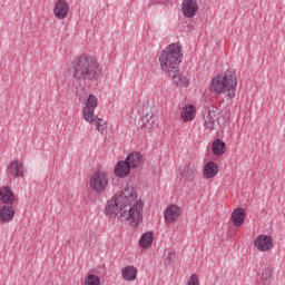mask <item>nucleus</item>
<instances>
[{
	"instance_id": "nucleus-9",
	"label": "nucleus",
	"mask_w": 285,
	"mask_h": 285,
	"mask_svg": "<svg viewBox=\"0 0 285 285\" xmlns=\"http://www.w3.org/2000/svg\"><path fill=\"white\" fill-rule=\"evenodd\" d=\"M181 10L184 17L193 19L197 14V10H199V4H197V0H183Z\"/></svg>"
},
{
	"instance_id": "nucleus-17",
	"label": "nucleus",
	"mask_w": 285,
	"mask_h": 285,
	"mask_svg": "<svg viewBox=\"0 0 285 285\" xmlns=\"http://www.w3.org/2000/svg\"><path fill=\"white\" fill-rule=\"evenodd\" d=\"M121 275L125 282H135L137 279V269L135 266H126L122 268Z\"/></svg>"
},
{
	"instance_id": "nucleus-5",
	"label": "nucleus",
	"mask_w": 285,
	"mask_h": 285,
	"mask_svg": "<svg viewBox=\"0 0 285 285\" xmlns=\"http://www.w3.org/2000/svg\"><path fill=\"white\" fill-rule=\"evenodd\" d=\"M144 159V156H141L140 153L134 151L128 154L125 160L119 161L115 167V175L116 177H120L124 179V177H128L130 174V168H137L139 164H141V160Z\"/></svg>"
},
{
	"instance_id": "nucleus-20",
	"label": "nucleus",
	"mask_w": 285,
	"mask_h": 285,
	"mask_svg": "<svg viewBox=\"0 0 285 285\" xmlns=\"http://www.w3.org/2000/svg\"><path fill=\"white\" fill-rule=\"evenodd\" d=\"M153 239H155V235L153 234V232H147L142 234L139 239L140 248H150V246H153Z\"/></svg>"
},
{
	"instance_id": "nucleus-7",
	"label": "nucleus",
	"mask_w": 285,
	"mask_h": 285,
	"mask_svg": "<svg viewBox=\"0 0 285 285\" xmlns=\"http://www.w3.org/2000/svg\"><path fill=\"white\" fill-rule=\"evenodd\" d=\"M99 100L97 99V96L89 95L82 109L83 118L88 124H92L95 121V108H97Z\"/></svg>"
},
{
	"instance_id": "nucleus-11",
	"label": "nucleus",
	"mask_w": 285,
	"mask_h": 285,
	"mask_svg": "<svg viewBox=\"0 0 285 285\" xmlns=\"http://www.w3.org/2000/svg\"><path fill=\"white\" fill-rule=\"evenodd\" d=\"M254 245L262 253H266L273 246V237H271L268 235H259L254 240Z\"/></svg>"
},
{
	"instance_id": "nucleus-26",
	"label": "nucleus",
	"mask_w": 285,
	"mask_h": 285,
	"mask_svg": "<svg viewBox=\"0 0 285 285\" xmlns=\"http://www.w3.org/2000/svg\"><path fill=\"white\" fill-rule=\"evenodd\" d=\"M85 285H101V279H99V276L95 274H89L85 278Z\"/></svg>"
},
{
	"instance_id": "nucleus-6",
	"label": "nucleus",
	"mask_w": 285,
	"mask_h": 285,
	"mask_svg": "<svg viewBox=\"0 0 285 285\" xmlns=\"http://www.w3.org/2000/svg\"><path fill=\"white\" fill-rule=\"evenodd\" d=\"M89 186L95 193H104L108 187V175L101 170L95 171L90 177Z\"/></svg>"
},
{
	"instance_id": "nucleus-2",
	"label": "nucleus",
	"mask_w": 285,
	"mask_h": 285,
	"mask_svg": "<svg viewBox=\"0 0 285 285\" xmlns=\"http://www.w3.org/2000/svg\"><path fill=\"white\" fill-rule=\"evenodd\" d=\"M73 77L77 81H99L102 75L99 62L90 56H81L72 62Z\"/></svg>"
},
{
	"instance_id": "nucleus-16",
	"label": "nucleus",
	"mask_w": 285,
	"mask_h": 285,
	"mask_svg": "<svg viewBox=\"0 0 285 285\" xmlns=\"http://www.w3.org/2000/svg\"><path fill=\"white\" fill-rule=\"evenodd\" d=\"M218 173L219 166L214 161L207 163L203 169V175L206 179H213V177H216Z\"/></svg>"
},
{
	"instance_id": "nucleus-4",
	"label": "nucleus",
	"mask_w": 285,
	"mask_h": 285,
	"mask_svg": "<svg viewBox=\"0 0 285 285\" xmlns=\"http://www.w3.org/2000/svg\"><path fill=\"white\" fill-rule=\"evenodd\" d=\"M181 45L179 42L167 46L159 55L158 61L164 72H177L179 63L184 59L181 52Z\"/></svg>"
},
{
	"instance_id": "nucleus-21",
	"label": "nucleus",
	"mask_w": 285,
	"mask_h": 285,
	"mask_svg": "<svg viewBox=\"0 0 285 285\" xmlns=\"http://www.w3.org/2000/svg\"><path fill=\"white\" fill-rule=\"evenodd\" d=\"M212 150L214 155H216L217 157H222V155L226 153V142L220 139L215 140L212 145Z\"/></svg>"
},
{
	"instance_id": "nucleus-19",
	"label": "nucleus",
	"mask_w": 285,
	"mask_h": 285,
	"mask_svg": "<svg viewBox=\"0 0 285 285\" xmlns=\"http://www.w3.org/2000/svg\"><path fill=\"white\" fill-rule=\"evenodd\" d=\"M196 115H197V110L193 105L185 106L181 110V118L184 119V121H193Z\"/></svg>"
},
{
	"instance_id": "nucleus-1",
	"label": "nucleus",
	"mask_w": 285,
	"mask_h": 285,
	"mask_svg": "<svg viewBox=\"0 0 285 285\" xmlns=\"http://www.w3.org/2000/svg\"><path fill=\"white\" fill-rule=\"evenodd\" d=\"M105 213L114 219L118 217L120 222H129L137 228L144 219V202L137 199V189L128 186L108 200Z\"/></svg>"
},
{
	"instance_id": "nucleus-25",
	"label": "nucleus",
	"mask_w": 285,
	"mask_h": 285,
	"mask_svg": "<svg viewBox=\"0 0 285 285\" xmlns=\"http://www.w3.org/2000/svg\"><path fill=\"white\" fill-rule=\"evenodd\" d=\"M272 278H273V269L271 267H266L262 274L263 284H265V285L271 284Z\"/></svg>"
},
{
	"instance_id": "nucleus-15",
	"label": "nucleus",
	"mask_w": 285,
	"mask_h": 285,
	"mask_svg": "<svg viewBox=\"0 0 285 285\" xmlns=\"http://www.w3.org/2000/svg\"><path fill=\"white\" fill-rule=\"evenodd\" d=\"M0 203L4 206H12L14 204V194L10 187L0 188Z\"/></svg>"
},
{
	"instance_id": "nucleus-24",
	"label": "nucleus",
	"mask_w": 285,
	"mask_h": 285,
	"mask_svg": "<svg viewBox=\"0 0 285 285\" xmlns=\"http://www.w3.org/2000/svg\"><path fill=\"white\" fill-rule=\"evenodd\" d=\"M174 82L177 83V86L186 88V86H188V78L181 73H176L174 75Z\"/></svg>"
},
{
	"instance_id": "nucleus-8",
	"label": "nucleus",
	"mask_w": 285,
	"mask_h": 285,
	"mask_svg": "<svg viewBox=\"0 0 285 285\" xmlns=\"http://www.w3.org/2000/svg\"><path fill=\"white\" fill-rule=\"evenodd\" d=\"M203 119L205 128L213 130V128H215V120L217 119V109H215V107L212 109L206 107L203 110Z\"/></svg>"
},
{
	"instance_id": "nucleus-13",
	"label": "nucleus",
	"mask_w": 285,
	"mask_h": 285,
	"mask_svg": "<svg viewBox=\"0 0 285 285\" xmlns=\"http://www.w3.org/2000/svg\"><path fill=\"white\" fill-rule=\"evenodd\" d=\"M14 219V207L12 205L0 206V222L8 224Z\"/></svg>"
},
{
	"instance_id": "nucleus-14",
	"label": "nucleus",
	"mask_w": 285,
	"mask_h": 285,
	"mask_svg": "<svg viewBox=\"0 0 285 285\" xmlns=\"http://www.w3.org/2000/svg\"><path fill=\"white\" fill-rule=\"evenodd\" d=\"M8 170L9 175L14 178L23 177L26 174V168H23V164L19 163V160L11 161Z\"/></svg>"
},
{
	"instance_id": "nucleus-10",
	"label": "nucleus",
	"mask_w": 285,
	"mask_h": 285,
	"mask_svg": "<svg viewBox=\"0 0 285 285\" xmlns=\"http://www.w3.org/2000/svg\"><path fill=\"white\" fill-rule=\"evenodd\" d=\"M70 12V6L66 0H57L53 6V16L56 19H66Z\"/></svg>"
},
{
	"instance_id": "nucleus-18",
	"label": "nucleus",
	"mask_w": 285,
	"mask_h": 285,
	"mask_svg": "<svg viewBox=\"0 0 285 285\" xmlns=\"http://www.w3.org/2000/svg\"><path fill=\"white\" fill-rule=\"evenodd\" d=\"M244 219H246L244 208H237L232 213V222L234 226H242L244 224Z\"/></svg>"
},
{
	"instance_id": "nucleus-27",
	"label": "nucleus",
	"mask_w": 285,
	"mask_h": 285,
	"mask_svg": "<svg viewBox=\"0 0 285 285\" xmlns=\"http://www.w3.org/2000/svg\"><path fill=\"white\" fill-rule=\"evenodd\" d=\"M187 285H199V278L197 277V274H193L188 281Z\"/></svg>"
},
{
	"instance_id": "nucleus-28",
	"label": "nucleus",
	"mask_w": 285,
	"mask_h": 285,
	"mask_svg": "<svg viewBox=\"0 0 285 285\" xmlns=\"http://www.w3.org/2000/svg\"><path fill=\"white\" fill-rule=\"evenodd\" d=\"M165 261L167 262V264H173V262H175V253L170 250L167 252Z\"/></svg>"
},
{
	"instance_id": "nucleus-22",
	"label": "nucleus",
	"mask_w": 285,
	"mask_h": 285,
	"mask_svg": "<svg viewBox=\"0 0 285 285\" xmlns=\"http://www.w3.org/2000/svg\"><path fill=\"white\" fill-rule=\"evenodd\" d=\"M180 175L181 177H184V179H193V177L197 175V168L195 167V165H186L184 170H181Z\"/></svg>"
},
{
	"instance_id": "nucleus-23",
	"label": "nucleus",
	"mask_w": 285,
	"mask_h": 285,
	"mask_svg": "<svg viewBox=\"0 0 285 285\" xmlns=\"http://www.w3.org/2000/svg\"><path fill=\"white\" fill-rule=\"evenodd\" d=\"M91 124H95L97 131L100 132L101 135H104V130H106V121H104V119L95 116L94 122H91Z\"/></svg>"
},
{
	"instance_id": "nucleus-3",
	"label": "nucleus",
	"mask_w": 285,
	"mask_h": 285,
	"mask_svg": "<svg viewBox=\"0 0 285 285\" xmlns=\"http://www.w3.org/2000/svg\"><path fill=\"white\" fill-rule=\"evenodd\" d=\"M209 90L214 95H224L226 99H235V92H237L235 70L227 69L224 75L214 77L209 83Z\"/></svg>"
},
{
	"instance_id": "nucleus-12",
	"label": "nucleus",
	"mask_w": 285,
	"mask_h": 285,
	"mask_svg": "<svg viewBox=\"0 0 285 285\" xmlns=\"http://www.w3.org/2000/svg\"><path fill=\"white\" fill-rule=\"evenodd\" d=\"M179 215H181V209L177 205H170L164 213L165 222L167 224H173L179 219Z\"/></svg>"
}]
</instances>
